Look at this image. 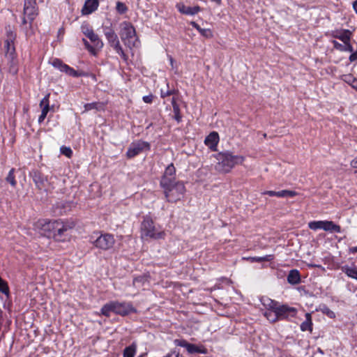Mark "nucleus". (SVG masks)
Segmentation results:
<instances>
[{
  "instance_id": "10",
  "label": "nucleus",
  "mask_w": 357,
  "mask_h": 357,
  "mask_svg": "<svg viewBox=\"0 0 357 357\" xmlns=\"http://www.w3.org/2000/svg\"><path fill=\"white\" fill-rule=\"evenodd\" d=\"M150 148L151 146L149 143L146 142L142 140L133 142L130 144L128 149L126 157L129 159L132 158L145 150H150Z\"/></svg>"
},
{
  "instance_id": "54",
  "label": "nucleus",
  "mask_w": 357,
  "mask_h": 357,
  "mask_svg": "<svg viewBox=\"0 0 357 357\" xmlns=\"http://www.w3.org/2000/svg\"><path fill=\"white\" fill-rule=\"evenodd\" d=\"M172 105L173 107V109H174V107H179L178 105L176 102V100L175 98H172Z\"/></svg>"
},
{
  "instance_id": "47",
  "label": "nucleus",
  "mask_w": 357,
  "mask_h": 357,
  "mask_svg": "<svg viewBox=\"0 0 357 357\" xmlns=\"http://www.w3.org/2000/svg\"><path fill=\"white\" fill-rule=\"evenodd\" d=\"M143 101L146 103H151L153 101V96L149 95V96H144L143 97Z\"/></svg>"
},
{
  "instance_id": "40",
  "label": "nucleus",
  "mask_w": 357,
  "mask_h": 357,
  "mask_svg": "<svg viewBox=\"0 0 357 357\" xmlns=\"http://www.w3.org/2000/svg\"><path fill=\"white\" fill-rule=\"evenodd\" d=\"M342 79L349 84H351L352 82H356L357 84V79L351 74L342 75Z\"/></svg>"
},
{
  "instance_id": "56",
  "label": "nucleus",
  "mask_w": 357,
  "mask_h": 357,
  "mask_svg": "<svg viewBox=\"0 0 357 357\" xmlns=\"http://www.w3.org/2000/svg\"><path fill=\"white\" fill-rule=\"evenodd\" d=\"M169 61H170V64L172 66V68H174V59L172 58V56H169Z\"/></svg>"
},
{
  "instance_id": "32",
  "label": "nucleus",
  "mask_w": 357,
  "mask_h": 357,
  "mask_svg": "<svg viewBox=\"0 0 357 357\" xmlns=\"http://www.w3.org/2000/svg\"><path fill=\"white\" fill-rule=\"evenodd\" d=\"M104 105L101 102H93L91 103H86L84 105V112H87L92 109H96V110H101L103 109Z\"/></svg>"
},
{
  "instance_id": "51",
  "label": "nucleus",
  "mask_w": 357,
  "mask_h": 357,
  "mask_svg": "<svg viewBox=\"0 0 357 357\" xmlns=\"http://www.w3.org/2000/svg\"><path fill=\"white\" fill-rule=\"evenodd\" d=\"M46 116H47V114L41 113L38 117V122L42 123L45 120Z\"/></svg>"
},
{
  "instance_id": "1",
  "label": "nucleus",
  "mask_w": 357,
  "mask_h": 357,
  "mask_svg": "<svg viewBox=\"0 0 357 357\" xmlns=\"http://www.w3.org/2000/svg\"><path fill=\"white\" fill-rule=\"evenodd\" d=\"M16 33L10 26L6 27V38L4 42L5 61L8 72L15 75L18 72V61L15 48Z\"/></svg>"
},
{
  "instance_id": "26",
  "label": "nucleus",
  "mask_w": 357,
  "mask_h": 357,
  "mask_svg": "<svg viewBox=\"0 0 357 357\" xmlns=\"http://www.w3.org/2000/svg\"><path fill=\"white\" fill-rule=\"evenodd\" d=\"M334 47L336 50H338L341 52H353L354 48L352 45L350 43V41H348V43H343L344 44H341L338 43L336 40L333 41Z\"/></svg>"
},
{
  "instance_id": "17",
  "label": "nucleus",
  "mask_w": 357,
  "mask_h": 357,
  "mask_svg": "<svg viewBox=\"0 0 357 357\" xmlns=\"http://www.w3.org/2000/svg\"><path fill=\"white\" fill-rule=\"evenodd\" d=\"M33 181L35 183L36 187L40 189H45L47 183V178L41 172L38 171H34L31 174Z\"/></svg>"
},
{
  "instance_id": "12",
  "label": "nucleus",
  "mask_w": 357,
  "mask_h": 357,
  "mask_svg": "<svg viewBox=\"0 0 357 357\" xmlns=\"http://www.w3.org/2000/svg\"><path fill=\"white\" fill-rule=\"evenodd\" d=\"M297 309L294 307H290L286 304H278L275 312L280 320H289L291 317H296L297 314Z\"/></svg>"
},
{
  "instance_id": "18",
  "label": "nucleus",
  "mask_w": 357,
  "mask_h": 357,
  "mask_svg": "<svg viewBox=\"0 0 357 357\" xmlns=\"http://www.w3.org/2000/svg\"><path fill=\"white\" fill-rule=\"evenodd\" d=\"M176 8L181 13L187 15H195L201 10V8L199 6L190 7L185 6L182 3H177Z\"/></svg>"
},
{
  "instance_id": "59",
  "label": "nucleus",
  "mask_w": 357,
  "mask_h": 357,
  "mask_svg": "<svg viewBox=\"0 0 357 357\" xmlns=\"http://www.w3.org/2000/svg\"><path fill=\"white\" fill-rule=\"evenodd\" d=\"M211 1L216 3L218 5H220L222 3V0H211Z\"/></svg>"
},
{
  "instance_id": "9",
  "label": "nucleus",
  "mask_w": 357,
  "mask_h": 357,
  "mask_svg": "<svg viewBox=\"0 0 357 357\" xmlns=\"http://www.w3.org/2000/svg\"><path fill=\"white\" fill-rule=\"evenodd\" d=\"M308 227L314 231L323 229L326 231L340 233V226L335 224L333 221L329 220H317L311 221L308 223Z\"/></svg>"
},
{
  "instance_id": "49",
  "label": "nucleus",
  "mask_w": 357,
  "mask_h": 357,
  "mask_svg": "<svg viewBox=\"0 0 357 357\" xmlns=\"http://www.w3.org/2000/svg\"><path fill=\"white\" fill-rule=\"evenodd\" d=\"M351 54L349 56V61L351 62H354L357 60V52H351Z\"/></svg>"
},
{
  "instance_id": "36",
  "label": "nucleus",
  "mask_w": 357,
  "mask_h": 357,
  "mask_svg": "<svg viewBox=\"0 0 357 357\" xmlns=\"http://www.w3.org/2000/svg\"><path fill=\"white\" fill-rule=\"evenodd\" d=\"M277 194L278 197H293L297 195L298 193L293 190H282L281 191H278Z\"/></svg>"
},
{
  "instance_id": "20",
  "label": "nucleus",
  "mask_w": 357,
  "mask_h": 357,
  "mask_svg": "<svg viewBox=\"0 0 357 357\" xmlns=\"http://www.w3.org/2000/svg\"><path fill=\"white\" fill-rule=\"evenodd\" d=\"M219 142V135L216 132H211L205 139V144L212 151H215Z\"/></svg>"
},
{
  "instance_id": "39",
  "label": "nucleus",
  "mask_w": 357,
  "mask_h": 357,
  "mask_svg": "<svg viewBox=\"0 0 357 357\" xmlns=\"http://www.w3.org/2000/svg\"><path fill=\"white\" fill-rule=\"evenodd\" d=\"M116 9L120 14H124L128 10V7L122 2L117 1L116 5Z\"/></svg>"
},
{
  "instance_id": "60",
  "label": "nucleus",
  "mask_w": 357,
  "mask_h": 357,
  "mask_svg": "<svg viewBox=\"0 0 357 357\" xmlns=\"http://www.w3.org/2000/svg\"><path fill=\"white\" fill-rule=\"evenodd\" d=\"M350 85L352 86V87L357 89V84L356 82H352Z\"/></svg>"
},
{
  "instance_id": "7",
  "label": "nucleus",
  "mask_w": 357,
  "mask_h": 357,
  "mask_svg": "<svg viewBox=\"0 0 357 357\" xmlns=\"http://www.w3.org/2000/svg\"><path fill=\"white\" fill-rule=\"evenodd\" d=\"M103 33L108 42V44L114 50V51L121 56V57L126 61L128 56L125 54L119 40L118 36L112 27V23L109 22V25L102 26Z\"/></svg>"
},
{
  "instance_id": "22",
  "label": "nucleus",
  "mask_w": 357,
  "mask_h": 357,
  "mask_svg": "<svg viewBox=\"0 0 357 357\" xmlns=\"http://www.w3.org/2000/svg\"><path fill=\"white\" fill-rule=\"evenodd\" d=\"M287 282L291 284H297L301 282V275L298 270H291L287 275Z\"/></svg>"
},
{
  "instance_id": "13",
  "label": "nucleus",
  "mask_w": 357,
  "mask_h": 357,
  "mask_svg": "<svg viewBox=\"0 0 357 357\" xmlns=\"http://www.w3.org/2000/svg\"><path fill=\"white\" fill-rule=\"evenodd\" d=\"M176 181V168L173 163L169 165L162 176L160 180V186L161 187H167L168 185H170L172 183H174Z\"/></svg>"
},
{
  "instance_id": "33",
  "label": "nucleus",
  "mask_w": 357,
  "mask_h": 357,
  "mask_svg": "<svg viewBox=\"0 0 357 357\" xmlns=\"http://www.w3.org/2000/svg\"><path fill=\"white\" fill-rule=\"evenodd\" d=\"M113 307L114 301L106 303L101 308V314L106 317H109L111 312L114 313V308Z\"/></svg>"
},
{
  "instance_id": "38",
  "label": "nucleus",
  "mask_w": 357,
  "mask_h": 357,
  "mask_svg": "<svg viewBox=\"0 0 357 357\" xmlns=\"http://www.w3.org/2000/svg\"><path fill=\"white\" fill-rule=\"evenodd\" d=\"M185 349H187L188 352L190 354H195V353H204L197 345L193 344L188 343L186 345Z\"/></svg>"
},
{
  "instance_id": "52",
  "label": "nucleus",
  "mask_w": 357,
  "mask_h": 357,
  "mask_svg": "<svg viewBox=\"0 0 357 357\" xmlns=\"http://www.w3.org/2000/svg\"><path fill=\"white\" fill-rule=\"evenodd\" d=\"M91 54H93V55H96V51L95 50V48L93 47V46H90L89 48H86Z\"/></svg>"
},
{
  "instance_id": "30",
  "label": "nucleus",
  "mask_w": 357,
  "mask_h": 357,
  "mask_svg": "<svg viewBox=\"0 0 357 357\" xmlns=\"http://www.w3.org/2000/svg\"><path fill=\"white\" fill-rule=\"evenodd\" d=\"M137 352V344L133 342L128 347H126L123 353V357H135Z\"/></svg>"
},
{
  "instance_id": "31",
  "label": "nucleus",
  "mask_w": 357,
  "mask_h": 357,
  "mask_svg": "<svg viewBox=\"0 0 357 357\" xmlns=\"http://www.w3.org/2000/svg\"><path fill=\"white\" fill-rule=\"evenodd\" d=\"M273 255H267L264 257H250L246 258L248 261L250 262H262V261H271L273 260Z\"/></svg>"
},
{
  "instance_id": "45",
  "label": "nucleus",
  "mask_w": 357,
  "mask_h": 357,
  "mask_svg": "<svg viewBox=\"0 0 357 357\" xmlns=\"http://www.w3.org/2000/svg\"><path fill=\"white\" fill-rule=\"evenodd\" d=\"M174 343L177 346H180L185 348L186 347V345L188 344V342L184 340H175Z\"/></svg>"
},
{
  "instance_id": "37",
  "label": "nucleus",
  "mask_w": 357,
  "mask_h": 357,
  "mask_svg": "<svg viewBox=\"0 0 357 357\" xmlns=\"http://www.w3.org/2000/svg\"><path fill=\"white\" fill-rule=\"evenodd\" d=\"M14 172H15V169L14 168H12L7 176L6 177V181L9 183L13 187H15L16 185H17V181L15 180V176L14 175Z\"/></svg>"
},
{
  "instance_id": "15",
  "label": "nucleus",
  "mask_w": 357,
  "mask_h": 357,
  "mask_svg": "<svg viewBox=\"0 0 357 357\" xmlns=\"http://www.w3.org/2000/svg\"><path fill=\"white\" fill-rule=\"evenodd\" d=\"M52 65L56 68H58L60 71L66 73L67 75L77 77L81 76L82 74L74 70L66 63H63L60 59H56L52 61Z\"/></svg>"
},
{
  "instance_id": "35",
  "label": "nucleus",
  "mask_w": 357,
  "mask_h": 357,
  "mask_svg": "<svg viewBox=\"0 0 357 357\" xmlns=\"http://www.w3.org/2000/svg\"><path fill=\"white\" fill-rule=\"evenodd\" d=\"M264 315L271 323H275L280 321L278 314L272 310L264 312Z\"/></svg>"
},
{
  "instance_id": "41",
  "label": "nucleus",
  "mask_w": 357,
  "mask_h": 357,
  "mask_svg": "<svg viewBox=\"0 0 357 357\" xmlns=\"http://www.w3.org/2000/svg\"><path fill=\"white\" fill-rule=\"evenodd\" d=\"M60 151L63 155H66L68 158H70L73 155V151L71 149L65 146L60 148Z\"/></svg>"
},
{
  "instance_id": "24",
  "label": "nucleus",
  "mask_w": 357,
  "mask_h": 357,
  "mask_svg": "<svg viewBox=\"0 0 357 357\" xmlns=\"http://www.w3.org/2000/svg\"><path fill=\"white\" fill-rule=\"evenodd\" d=\"M305 320L301 324V330L302 331H309L312 333V316L310 313H306Z\"/></svg>"
},
{
  "instance_id": "42",
  "label": "nucleus",
  "mask_w": 357,
  "mask_h": 357,
  "mask_svg": "<svg viewBox=\"0 0 357 357\" xmlns=\"http://www.w3.org/2000/svg\"><path fill=\"white\" fill-rule=\"evenodd\" d=\"M174 113V119L179 123L181 121V115L180 114V108L179 107H174L173 109Z\"/></svg>"
},
{
  "instance_id": "25",
  "label": "nucleus",
  "mask_w": 357,
  "mask_h": 357,
  "mask_svg": "<svg viewBox=\"0 0 357 357\" xmlns=\"http://www.w3.org/2000/svg\"><path fill=\"white\" fill-rule=\"evenodd\" d=\"M190 24L196 29L199 33L206 38H211L213 36V32L210 29H202L195 22H191Z\"/></svg>"
},
{
  "instance_id": "27",
  "label": "nucleus",
  "mask_w": 357,
  "mask_h": 357,
  "mask_svg": "<svg viewBox=\"0 0 357 357\" xmlns=\"http://www.w3.org/2000/svg\"><path fill=\"white\" fill-rule=\"evenodd\" d=\"M21 28L25 32L26 36H31L33 34L32 26L30 27L29 20L25 15H24L22 19Z\"/></svg>"
},
{
  "instance_id": "19",
  "label": "nucleus",
  "mask_w": 357,
  "mask_h": 357,
  "mask_svg": "<svg viewBox=\"0 0 357 357\" xmlns=\"http://www.w3.org/2000/svg\"><path fill=\"white\" fill-rule=\"evenodd\" d=\"M99 6L98 0H86L82 8V15H89L96 11Z\"/></svg>"
},
{
  "instance_id": "2",
  "label": "nucleus",
  "mask_w": 357,
  "mask_h": 357,
  "mask_svg": "<svg viewBox=\"0 0 357 357\" xmlns=\"http://www.w3.org/2000/svg\"><path fill=\"white\" fill-rule=\"evenodd\" d=\"M41 229L45 236L53 238L56 241H64L66 232L75 227L73 222H63L61 220L47 221L40 223Z\"/></svg>"
},
{
  "instance_id": "55",
  "label": "nucleus",
  "mask_w": 357,
  "mask_h": 357,
  "mask_svg": "<svg viewBox=\"0 0 357 357\" xmlns=\"http://www.w3.org/2000/svg\"><path fill=\"white\" fill-rule=\"evenodd\" d=\"M82 41H83L84 45H85L86 48H89L91 45L89 43V42L86 39H84V38L82 39Z\"/></svg>"
},
{
  "instance_id": "11",
  "label": "nucleus",
  "mask_w": 357,
  "mask_h": 357,
  "mask_svg": "<svg viewBox=\"0 0 357 357\" xmlns=\"http://www.w3.org/2000/svg\"><path fill=\"white\" fill-rule=\"evenodd\" d=\"M38 15V9L36 0H24L23 15L27 17L30 27Z\"/></svg>"
},
{
  "instance_id": "57",
  "label": "nucleus",
  "mask_w": 357,
  "mask_h": 357,
  "mask_svg": "<svg viewBox=\"0 0 357 357\" xmlns=\"http://www.w3.org/2000/svg\"><path fill=\"white\" fill-rule=\"evenodd\" d=\"M353 8H354L355 12L357 14V0L354 1V3H353Z\"/></svg>"
},
{
  "instance_id": "43",
  "label": "nucleus",
  "mask_w": 357,
  "mask_h": 357,
  "mask_svg": "<svg viewBox=\"0 0 357 357\" xmlns=\"http://www.w3.org/2000/svg\"><path fill=\"white\" fill-rule=\"evenodd\" d=\"M322 312L327 315L328 317L333 319V318H335V314L333 311H332L331 310H330L328 307H325L323 308L322 310Z\"/></svg>"
},
{
  "instance_id": "46",
  "label": "nucleus",
  "mask_w": 357,
  "mask_h": 357,
  "mask_svg": "<svg viewBox=\"0 0 357 357\" xmlns=\"http://www.w3.org/2000/svg\"><path fill=\"white\" fill-rule=\"evenodd\" d=\"M179 356V352L176 351V349L172 351L171 352L168 353L165 357H178Z\"/></svg>"
},
{
  "instance_id": "28",
  "label": "nucleus",
  "mask_w": 357,
  "mask_h": 357,
  "mask_svg": "<svg viewBox=\"0 0 357 357\" xmlns=\"http://www.w3.org/2000/svg\"><path fill=\"white\" fill-rule=\"evenodd\" d=\"M342 271L348 277L357 280V268L345 265L342 267Z\"/></svg>"
},
{
  "instance_id": "4",
  "label": "nucleus",
  "mask_w": 357,
  "mask_h": 357,
  "mask_svg": "<svg viewBox=\"0 0 357 357\" xmlns=\"http://www.w3.org/2000/svg\"><path fill=\"white\" fill-rule=\"evenodd\" d=\"M141 236L142 238L162 239L165 232L160 227H156L149 216H145L141 224Z\"/></svg>"
},
{
  "instance_id": "16",
  "label": "nucleus",
  "mask_w": 357,
  "mask_h": 357,
  "mask_svg": "<svg viewBox=\"0 0 357 357\" xmlns=\"http://www.w3.org/2000/svg\"><path fill=\"white\" fill-rule=\"evenodd\" d=\"M82 31L83 33L93 43L94 46L98 49L103 47L102 41L99 38L98 36L94 33L93 29L88 26H82Z\"/></svg>"
},
{
  "instance_id": "21",
  "label": "nucleus",
  "mask_w": 357,
  "mask_h": 357,
  "mask_svg": "<svg viewBox=\"0 0 357 357\" xmlns=\"http://www.w3.org/2000/svg\"><path fill=\"white\" fill-rule=\"evenodd\" d=\"M333 36L343 43H348L351 40V32L348 29L336 30L333 31Z\"/></svg>"
},
{
  "instance_id": "14",
  "label": "nucleus",
  "mask_w": 357,
  "mask_h": 357,
  "mask_svg": "<svg viewBox=\"0 0 357 357\" xmlns=\"http://www.w3.org/2000/svg\"><path fill=\"white\" fill-rule=\"evenodd\" d=\"M114 313L121 316L127 315L131 312H135L136 310L129 302L114 301Z\"/></svg>"
},
{
  "instance_id": "29",
  "label": "nucleus",
  "mask_w": 357,
  "mask_h": 357,
  "mask_svg": "<svg viewBox=\"0 0 357 357\" xmlns=\"http://www.w3.org/2000/svg\"><path fill=\"white\" fill-rule=\"evenodd\" d=\"M50 93H47L40 101V107L41 108V113L47 114L49 111L50 110V107L49 105V98Z\"/></svg>"
},
{
  "instance_id": "61",
  "label": "nucleus",
  "mask_w": 357,
  "mask_h": 357,
  "mask_svg": "<svg viewBox=\"0 0 357 357\" xmlns=\"http://www.w3.org/2000/svg\"><path fill=\"white\" fill-rule=\"evenodd\" d=\"M354 174H357V170H356V171L354 172Z\"/></svg>"
},
{
  "instance_id": "8",
  "label": "nucleus",
  "mask_w": 357,
  "mask_h": 357,
  "mask_svg": "<svg viewBox=\"0 0 357 357\" xmlns=\"http://www.w3.org/2000/svg\"><path fill=\"white\" fill-rule=\"evenodd\" d=\"M163 189L165 196L169 202H176L183 197L185 192V187L181 181L172 183L167 187H161Z\"/></svg>"
},
{
  "instance_id": "44",
  "label": "nucleus",
  "mask_w": 357,
  "mask_h": 357,
  "mask_svg": "<svg viewBox=\"0 0 357 357\" xmlns=\"http://www.w3.org/2000/svg\"><path fill=\"white\" fill-rule=\"evenodd\" d=\"M174 93V90H169V89H168V90H167L165 91H163V90H161L160 96L162 98H165V97L169 96H171V95H172Z\"/></svg>"
},
{
  "instance_id": "23",
  "label": "nucleus",
  "mask_w": 357,
  "mask_h": 357,
  "mask_svg": "<svg viewBox=\"0 0 357 357\" xmlns=\"http://www.w3.org/2000/svg\"><path fill=\"white\" fill-rule=\"evenodd\" d=\"M261 304L266 308V311H273L275 312L279 303L276 301L272 300L269 298H263L261 300Z\"/></svg>"
},
{
  "instance_id": "53",
  "label": "nucleus",
  "mask_w": 357,
  "mask_h": 357,
  "mask_svg": "<svg viewBox=\"0 0 357 357\" xmlns=\"http://www.w3.org/2000/svg\"><path fill=\"white\" fill-rule=\"evenodd\" d=\"M91 54H93V55H96V51L95 50V48L93 47V46H90L89 48H86Z\"/></svg>"
},
{
  "instance_id": "50",
  "label": "nucleus",
  "mask_w": 357,
  "mask_h": 357,
  "mask_svg": "<svg viewBox=\"0 0 357 357\" xmlns=\"http://www.w3.org/2000/svg\"><path fill=\"white\" fill-rule=\"evenodd\" d=\"M350 165L352 167L357 169V156L351 161Z\"/></svg>"
},
{
  "instance_id": "3",
  "label": "nucleus",
  "mask_w": 357,
  "mask_h": 357,
  "mask_svg": "<svg viewBox=\"0 0 357 357\" xmlns=\"http://www.w3.org/2000/svg\"><path fill=\"white\" fill-rule=\"evenodd\" d=\"M218 163L215 169L220 173L229 172L236 165L242 164L245 158L242 155H235L229 151L219 153L216 155Z\"/></svg>"
},
{
  "instance_id": "58",
  "label": "nucleus",
  "mask_w": 357,
  "mask_h": 357,
  "mask_svg": "<svg viewBox=\"0 0 357 357\" xmlns=\"http://www.w3.org/2000/svg\"><path fill=\"white\" fill-rule=\"evenodd\" d=\"M350 251L353 253H356L357 252V246L356 247H353L350 249Z\"/></svg>"
},
{
  "instance_id": "5",
  "label": "nucleus",
  "mask_w": 357,
  "mask_h": 357,
  "mask_svg": "<svg viewBox=\"0 0 357 357\" xmlns=\"http://www.w3.org/2000/svg\"><path fill=\"white\" fill-rule=\"evenodd\" d=\"M89 242L97 249L107 251L113 248L115 239L111 234L95 231L89 236Z\"/></svg>"
},
{
  "instance_id": "48",
  "label": "nucleus",
  "mask_w": 357,
  "mask_h": 357,
  "mask_svg": "<svg viewBox=\"0 0 357 357\" xmlns=\"http://www.w3.org/2000/svg\"><path fill=\"white\" fill-rule=\"evenodd\" d=\"M262 195H268L269 196H276L277 197V192L273 190H267L264 191L261 193Z\"/></svg>"
},
{
  "instance_id": "6",
  "label": "nucleus",
  "mask_w": 357,
  "mask_h": 357,
  "mask_svg": "<svg viewBox=\"0 0 357 357\" xmlns=\"http://www.w3.org/2000/svg\"><path fill=\"white\" fill-rule=\"evenodd\" d=\"M119 26V35L124 45L130 49L138 46L139 41L133 25L129 22L124 21L120 24Z\"/></svg>"
},
{
  "instance_id": "34",
  "label": "nucleus",
  "mask_w": 357,
  "mask_h": 357,
  "mask_svg": "<svg viewBox=\"0 0 357 357\" xmlns=\"http://www.w3.org/2000/svg\"><path fill=\"white\" fill-rule=\"evenodd\" d=\"M146 282H148L147 278L144 275H140L135 278L132 283L135 287L140 288L143 287Z\"/></svg>"
}]
</instances>
